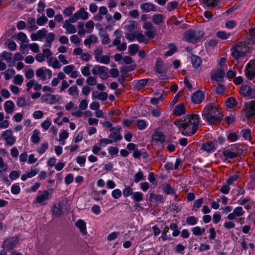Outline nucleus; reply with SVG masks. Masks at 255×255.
<instances>
[{"label":"nucleus","mask_w":255,"mask_h":255,"mask_svg":"<svg viewBox=\"0 0 255 255\" xmlns=\"http://www.w3.org/2000/svg\"><path fill=\"white\" fill-rule=\"evenodd\" d=\"M174 124L181 130L183 135L191 136L198 129L199 116L195 114L189 115L185 118L175 121Z\"/></svg>","instance_id":"1"},{"label":"nucleus","mask_w":255,"mask_h":255,"mask_svg":"<svg viewBox=\"0 0 255 255\" xmlns=\"http://www.w3.org/2000/svg\"><path fill=\"white\" fill-rule=\"evenodd\" d=\"M231 55L236 60L244 57L250 52V47L246 42H238L231 49Z\"/></svg>","instance_id":"2"},{"label":"nucleus","mask_w":255,"mask_h":255,"mask_svg":"<svg viewBox=\"0 0 255 255\" xmlns=\"http://www.w3.org/2000/svg\"><path fill=\"white\" fill-rule=\"evenodd\" d=\"M204 33L202 31H195L192 29H189L184 33L185 40L190 43H196L203 37Z\"/></svg>","instance_id":"3"},{"label":"nucleus","mask_w":255,"mask_h":255,"mask_svg":"<svg viewBox=\"0 0 255 255\" xmlns=\"http://www.w3.org/2000/svg\"><path fill=\"white\" fill-rule=\"evenodd\" d=\"M103 48L101 46H98L93 52L95 60L100 63L108 64L110 62V58L108 55H103Z\"/></svg>","instance_id":"4"},{"label":"nucleus","mask_w":255,"mask_h":255,"mask_svg":"<svg viewBox=\"0 0 255 255\" xmlns=\"http://www.w3.org/2000/svg\"><path fill=\"white\" fill-rule=\"evenodd\" d=\"M92 72L94 75H99L102 79L106 80L109 77L108 68L105 66L96 65L92 68Z\"/></svg>","instance_id":"5"},{"label":"nucleus","mask_w":255,"mask_h":255,"mask_svg":"<svg viewBox=\"0 0 255 255\" xmlns=\"http://www.w3.org/2000/svg\"><path fill=\"white\" fill-rule=\"evenodd\" d=\"M18 243V240L16 237H9L4 241L2 248L7 251H10L16 246Z\"/></svg>","instance_id":"6"},{"label":"nucleus","mask_w":255,"mask_h":255,"mask_svg":"<svg viewBox=\"0 0 255 255\" xmlns=\"http://www.w3.org/2000/svg\"><path fill=\"white\" fill-rule=\"evenodd\" d=\"M245 72L248 79L253 80L255 78V59L251 60L246 65Z\"/></svg>","instance_id":"7"},{"label":"nucleus","mask_w":255,"mask_h":255,"mask_svg":"<svg viewBox=\"0 0 255 255\" xmlns=\"http://www.w3.org/2000/svg\"><path fill=\"white\" fill-rule=\"evenodd\" d=\"M88 18V13L85 10L84 8H81L77 11H76L74 14L71 16L69 18V21L71 23H74L76 22L79 19H87Z\"/></svg>","instance_id":"8"},{"label":"nucleus","mask_w":255,"mask_h":255,"mask_svg":"<svg viewBox=\"0 0 255 255\" xmlns=\"http://www.w3.org/2000/svg\"><path fill=\"white\" fill-rule=\"evenodd\" d=\"M1 138L8 146H11L15 142V138L12 135V131L11 129H7L3 131L1 134Z\"/></svg>","instance_id":"9"},{"label":"nucleus","mask_w":255,"mask_h":255,"mask_svg":"<svg viewBox=\"0 0 255 255\" xmlns=\"http://www.w3.org/2000/svg\"><path fill=\"white\" fill-rule=\"evenodd\" d=\"M60 99L58 95L46 94L42 96L41 101L42 103H46L50 105H53L57 103Z\"/></svg>","instance_id":"10"},{"label":"nucleus","mask_w":255,"mask_h":255,"mask_svg":"<svg viewBox=\"0 0 255 255\" xmlns=\"http://www.w3.org/2000/svg\"><path fill=\"white\" fill-rule=\"evenodd\" d=\"M52 71L46 68H40L36 71V75L42 80L44 81L50 79L52 76Z\"/></svg>","instance_id":"11"},{"label":"nucleus","mask_w":255,"mask_h":255,"mask_svg":"<svg viewBox=\"0 0 255 255\" xmlns=\"http://www.w3.org/2000/svg\"><path fill=\"white\" fill-rule=\"evenodd\" d=\"M202 115H222L218 111L216 106L213 104L207 105L202 111Z\"/></svg>","instance_id":"12"},{"label":"nucleus","mask_w":255,"mask_h":255,"mask_svg":"<svg viewBox=\"0 0 255 255\" xmlns=\"http://www.w3.org/2000/svg\"><path fill=\"white\" fill-rule=\"evenodd\" d=\"M39 194L36 196L34 200L35 203H38L41 205H45V201L49 199V193L46 190L42 192L39 191Z\"/></svg>","instance_id":"13"},{"label":"nucleus","mask_w":255,"mask_h":255,"mask_svg":"<svg viewBox=\"0 0 255 255\" xmlns=\"http://www.w3.org/2000/svg\"><path fill=\"white\" fill-rule=\"evenodd\" d=\"M246 115L248 119L255 120V101L251 102L246 107Z\"/></svg>","instance_id":"14"},{"label":"nucleus","mask_w":255,"mask_h":255,"mask_svg":"<svg viewBox=\"0 0 255 255\" xmlns=\"http://www.w3.org/2000/svg\"><path fill=\"white\" fill-rule=\"evenodd\" d=\"M245 213V211L243 210L242 207L239 206L234 209L233 212L230 213L227 218L229 220H234L236 219L237 217L243 216Z\"/></svg>","instance_id":"15"},{"label":"nucleus","mask_w":255,"mask_h":255,"mask_svg":"<svg viewBox=\"0 0 255 255\" xmlns=\"http://www.w3.org/2000/svg\"><path fill=\"white\" fill-rule=\"evenodd\" d=\"M155 70L159 74H165L168 69L164 66L163 61L160 58H157L155 65Z\"/></svg>","instance_id":"16"},{"label":"nucleus","mask_w":255,"mask_h":255,"mask_svg":"<svg viewBox=\"0 0 255 255\" xmlns=\"http://www.w3.org/2000/svg\"><path fill=\"white\" fill-rule=\"evenodd\" d=\"M110 131L111 133L109 134V137L113 141L116 142L122 139L123 137L120 133V128H112Z\"/></svg>","instance_id":"17"},{"label":"nucleus","mask_w":255,"mask_h":255,"mask_svg":"<svg viewBox=\"0 0 255 255\" xmlns=\"http://www.w3.org/2000/svg\"><path fill=\"white\" fill-rule=\"evenodd\" d=\"M203 119L211 124H215L219 123L223 117V115H204Z\"/></svg>","instance_id":"18"},{"label":"nucleus","mask_w":255,"mask_h":255,"mask_svg":"<svg viewBox=\"0 0 255 255\" xmlns=\"http://www.w3.org/2000/svg\"><path fill=\"white\" fill-rule=\"evenodd\" d=\"M47 33V30L45 28L38 30L36 33L31 34V38L33 41L39 40L42 41Z\"/></svg>","instance_id":"19"},{"label":"nucleus","mask_w":255,"mask_h":255,"mask_svg":"<svg viewBox=\"0 0 255 255\" xmlns=\"http://www.w3.org/2000/svg\"><path fill=\"white\" fill-rule=\"evenodd\" d=\"M225 74V73L224 70L219 69L212 74L211 78L213 81L221 82L223 81Z\"/></svg>","instance_id":"20"},{"label":"nucleus","mask_w":255,"mask_h":255,"mask_svg":"<svg viewBox=\"0 0 255 255\" xmlns=\"http://www.w3.org/2000/svg\"><path fill=\"white\" fill-rule=\"evenodd\" d=\"M62 204L60 201L54 204L51 208L52 215L56 218L59 217L62 213Z\"/></svg>","instance_id":"21"},{"label":"nucleus","mask_w":255,"mask_h":255,"mask_svg":"<svg viewBox=\"0 0 255 255\" xmlns=\"http://www.w3.org/2000/svg\"><path fill=\"white\" fill-rule=\"evenodd\" d=\"M204 97L203 93L201 91H198L192 95L191 100L195 104H199L203 101Z\"/></svg>","instance_id":"22"},{"label":"nucleus","mask_w":255,"mask_h":255,"mask_svg":"<svg viewBox=\"0 0 255 255\" xmlns=\"http://www.w3.org/2000/svg\"><path fill=\"white\" fill-rule=\"evenodd\" d=\"M253 89L248 85H243L240 89V92L241 95L244 97L252 98Z\"/></svg>","instance_id":"23"},{"label":"nucleus","mask_w":255,"mask_h":255,"mask_svg":"<svg viewBox=\"0 0 255 255\" xmlns=\"http://www.w3.org/2000/svg\"><path fill=\"white\" fill-rule=\"evenodd\" d=\"M75 226L79 229L80 233L83 235H85L87 233L86 223L82 220H78L75 223Z\"/></svg>","instance_id":"24"},{"label":"nucleus","mask_w":255,"mask_h":255,"mask_svg":"<svg viewBox=\"0 0 255 255\" xmlns=\"http://www.w3.org/2000/svg\"><path fill=\"white\" fill-rule=\"evenodd\" d=\"M140 8L144 12H149L150 11H156V8L155 6L153 4L149 2H144L140 5Z\"/></svg>","instance_id":"25"},{"label":"nucleus","mask_w":255,"mask_h":255,"mask_svg":"<svg viewBox=\"0 0 255 255\" xmlns=\"http://www.w3.org/2000/svg\"><path fill=\"white\" fill-rule=\"evenodd\" d=\"M14 107V103L10 100L6 101L4 104V111L8 114L13 112Z\"/></svg>","instance_id":"26"},{"label":"nucleus","mask_w":255,"mask_h":255,"mask_svg":"<svg viewBox=\"0 0 255 255\" xmlns=\"http://www.w3.org/2000/svg\"><path fill=\"white\" fill-rule=\"evenodd\" d=\"M152 139L155 141L163 143L165 140V136L162 132L155 131L152 135Z\"/></svg>","instance_id":"27"},{"label":"nucleus","mask_w":255,"mask_h":255,"mask_svg":"<svg viewBox=\"0 0 255 255\" xmlns=\"http://www.w3.org/2000/svg\"><path fill=\"white\" fill-rule=\"evenodd\" d=\"M39 172L38 169H32L30 171H27L26 173L23 174L21 177L22 181L26 180L28 178H31L36 175Z\"/></svg>","instance_id":"28"},{"label":"nucleus","mask_w":255,"mask_h":255,"mask_svg":"<svg viewBox=\"0 0 255 255\" xmlns=\"http://www.w3.org/2000/svg\"><path fill=\"white\" fill-rule=\"evenodd\" d=\"M191 61L192 66L195 68L199 67L202 63V59L199 56L195 55H191Z\"/></svg>","instance_id":"29"},{"label":"nucleus","mask_w":255,"mask_h":255,"mask_svg":"<svg viewBox=\"0 0 255 255\" xmlns=\"http://www.w3.org/2000/svg\"><path fill=\"white\" fill-rule=\"evenodd\" d=\"M48 65L54 69H58L61 67V65L56 57H50L48 60Z\"/></svg>","instance_id":"30"},{"label":"nucleus","mask_w":255,"mask_h":255,"mask_svg":"<svg viewBox=\"0 0 255 255\" xmlns=\"http://www.w3.org/2000/svg\"><path fill=\"white\" fill-rule=\"evenodd\" d=\"M38 28L35 25V19L33 17H29L27 19V29L29 31L35 30Z\"/></svg>","instance_id":"31"},{"label":"nucleus","mask_w":255,"mask_h":255,"mask_svg":"<svg viewBox=\"0 0 255 255\" xmlns=\"http://www.w3.org/2000/svg\"><path fill=\"white\" fill-rule=\"evenodd\" d=\"M164 16L160 13H155L152 16V20L155 24H160L163 22Z\"/></svg>","instance_id":"32"},{"label":"nucleus","mask_w":255,"mask_h":255,"mask_svg":"<svg viewBox=\"0 0 255 255\" xmlns=\"http://www.w3.org/2000/svg\"><path fill=\"white\" fill-rule=\"evenodd\" d=\"M98 37L93 35H90L87 38L85 39L84 40V44L85 45H88L89 47H90L91 43H96L98 42Z\"/></svg>","instance_id":"33"},{"label":"nucleus","mask_w":255,"mask_h":255,"mask_svg":"<svg viewBox=\"0 0 255 255\" xmlns=\"http://www.w3.org/2000/svg\"><path fill=\"white\" fill-rule=\"evenodd\" d=\"M173 114L177 116H179L185 113V107L183 104H179L176 106L173 111Z\"/></svg>","instance_id":"34"},{"label":"nucleus","mask_w":255,"mask_h":255,"mask_svg":"<svg viewBox=\"0 0 255 255\" xmlns=\"http://www.w3.org/2000/svg\"><path fill=\"white\" fill-rule=\"evenodd\" d=\"M223 154L227 159H232L238 156V153L231 151V150L229 149L224 150L223 151Z\"/></svg>","instance_id":"35"},{"label":"nucleus","mask_w":255,"mask_h":255,"mask_svg":"<svg viewBox=\"0 0 255 255\" xmlns=\"http://www.w3.org/2000/svg\"><path fill=\"white\" fill-rule=\"evenodd\" d=\"M69 95L72 96L74 98H77L79 96V91L77 86L74 85L68 89Z\"/></svg>","instance_id":"36"},{"label":"nucleus","mask_w":255,"mask_h":255,"mask_svg":"<svg viewBox=\"0 0 255 255\" xmlns=\"http://www.w3.org/2000/svg\"><path fill=\"white\" fill-rule=\"evenodd\" d=\"M40 132L37 129H34L32 132L31 136V140L33 143H38L40 141L39 137Z\"/></svg>","instance_id":"37"},{"label":"nucleus","mask_w":255,"mask_h":255,"mask_svg":"<svg viewBox=\"0 0 255 255\" xmlns=\"http://www.w3.org/2000/svg\"><path fill=\"white\" fill-rule=\"evenodd\" d=\"M169 50L166 52L165 55L166 56H170L173 54L177 50V47L172 43H169L168 45Z\"/></svg>","instance_id":"38"},{"label":"nucleus","mask_w":255,"mask_h":255,"mask_svg":"<svg viewBox=\"0 0 255 255\" xmlns=\"http://www.w3.org/2000/svg\"><path fill=\"white\" fill-rule=\"evenodd\" d=\"M131 198L135 202H140L143 200V194L140 192H133Z\"/></svg>","instance_id":"39"},{"label":"nucleus","mask_w":255,"mask_h":255,"mask_svg":"<svg viewBox=\"0 0 255 255\" xmlns=\"http://www.w3.org/2000/svg\"><path fill=\"white\" fill-rule=\"evenodd\" d=\"M135 67V65L123 66L120 68V71L123 75H126L128 72L133 71Z\"/></svg>","instance_id":"40"},{"label":"nucleus","mask_w":255,"mask_h":255,"mask_svg":"<svg viewBox=\"0 0 255 255\" xmlns=\"http://www.w3.org/2000/svg\"><path fill=\"white\" fill-rule=\"evenodd\" d=\"M16 105L19 107H24L28 106V103L25 97H20L17 98Z\"/></svg>","instance_id":"41"},{"label":"nucleus","mask_w":255,"mask_h":255,"mask_svg":"<svg viewBox=\"0 0 255 255\" xmlns=\"http://www.w3.org/2000/svg\"><path fill=\"white\" fill-rule=\"evenodd\" d=\"M143 178L144 175L143 172L140 169H139V171L134 175L133 181L137 183L140 180H143Z\"/></svg>","instance_id":"42"},{"label":"nucleus","mask_w":255,"mask_h":255,"mask_svg":"<svg viewBox=\"0 0 255 255\" xmlns=\"http://www.w3.org/2000/svg\"><path fill=\"white\" fill-rule=\"evenodd\" d=\"M214 148V144L211 141L203 143L202 146V148L208 152L211 151Z\"/></svg>","instance_id":"43"},{"label":"nucleus","mask_w":255,"mask_h":255,"mask_svg":"<svg viewBox=\"0 0 255 255\" xmlns=\"http://www.w3.org/2000/svg\"><path fill=\"white\" fill-rule=\"evenodd\" d=\"M129 54L131 56H133L136 54L138 50V46L137 44H132L128 46Z\"/></svg>","instance_id":"44"},{"label":"nucleus","mask_w":255,"mask_h":255,"mask_svg":"<svg viewBox=\"0 0 255 255\" xmlns=\"http://www.w3.org/2000/svg\"><path fill=\"white\" fill-rule=\"evenodd\" d=\"M147 83V79H141L139 80L135 84V88L137 90H139L142 88H143Z\"/></svg>","instance_id":"45"},{"label":"nucleus","mask_w":255,"mask_h":255,"mask_svg":"<svg viewBox=\"0 0 255 255\" xmlns=\"http://www.w3.org/2000/svg\"><path fill=\"white\" fill-rule=\"evenodd\" d=\"M203 203V198H201L196 200L192 206V210L196 211L199 208L201 207Z\"/></svg>","instance_id":"46"},{"label":"nucleus","mask_w":255,"mask_h":255,"mask_svg":"<svg viewBox=\"0 0 255 255\" xmlns=\"http://www.w3.org/2000/svg\"><path fill=\"white\" fill-rule=\"evenodd\" d=\"M15 72L13 69H8L4 72V78L5 80H9L14 75Z\"/></svg>","instance_id":"47"},{"label":"nucleus","mask_w":255,"mask_h":255,"mask_svg":"<svg viewBox=\"0 0 255 255\" xmlns=\"http://www.w3.org/2000/svg\"><path fill=\"white\" fill-rule=\"evenodd\" d=\"M216 36L222 39H227L231 36L230 33H226L223 31H219L216 33Z\"/></svg>","instance_id":"48"},{"label":"nucleus","mask_w":255,"mask_h":255,"mask_svg":"<svg viewBox=\"0 0 255 255\" xmlns=\"http://www.w3.org/2000/svg\"><path fill=\"white\" fill-rule=\"evenodd\" d=\"M237 105V101L236 99L233 97L228 99L226 102V105L229 108H232Z\"/></svg>","instance_id":"49"},{"label":"nucleus","mask_w":255,"mask_h":255,"mask_svg":"<svg viewBox=\"0 0 255 255\" xmlns=\"http://www.w3.org/2000/svg\"><path fill=\"white\" fill-rule=\"evenodd\" d=\"M48 148V144L47 142L43 143L40 146L37 148L36 151L40 154L44 153Z\"/></svg>","instance_id":"50"},{"label":"nucleus","mask_w":255,"mask_h":255,"mask_svg":"<svg viewBox=\"0 0 255 255\" xmlns=\"http://www.w3.org/2000/svg\"><path fill=\"white\" fill-rule=\"evenodd\" d=\"M178 2L177 1H171L170 2H169L167 4V9L169 11H172L178 7Z\"/></svg>","instance_id":"51"},{"label":"nucleus","mask_w":255,"mask_h":255,"mask_svg":"<svg viewBox=\"0 0 255 255\" xmlns=\"http://www.w3.org/2000/svg\"><path fill=\"white\" fill-rule=\"evenodd\" d=\"M136 125L138 129L140 130L144 129L147 127L145 121L142 120H138Z\"/></svg>","instance_id":"52"},{"label":"nucleus","mask_w":255,"mask_h":255,"mask_svg":"<svg viewBox=\"0 0 255 255\" xmlns=\"http://www.w3.org/2000/svg\"><path fill=\"white\" fill-rule=\"evenodd\" d=\"M251 133V130L249 129H245L241 131L242 135L246 140L250 139Z\"/></svg>","instance_id":"53"},{"label":"nucleus","mask_w":255,"mask_h":255,"mask_svg":"<svg viewBox=\"0 0 255 255\" xmlns=\"http://www.w3.org/2000/svg\"><path fill=\"white\" fill-rule=\"evenodd\" d=\"M204 3L209 7H214L218 2L219 0H202Z\"/></svg>","instance_id":"54"},{"label":"nucleus","mask_w":255,"mask_h":255,"mask_svg":"<svg viewBox=\"0 0 255 255\" xmlns=\"http://www.w3.org/2000/svg\"><path fill=\"white\" fill-rule=\"evenodd\" d=\"M48 20L47 18L43 14L42 16L37 19L36 23L40 26L44 25Z\"/></svg>","instance_id":"55"},{"label":"nucleus","mask_w":255,"mask_h":255,"mask_svg":"<svg viewBox=\"0 0 255 255\" xmlns=\"http://www.w3.org/2000/svg\"><path fill=\"white\" fill-rule=\"evenodd\" d=\"M86 83L89 86H95L97 84L96 78L93 76L88 77L86 79Z\"/></svg>","instance_id":"56"},{"label":"nucleus","mask_w":255,"mask_h":255,"mask_svg":"<svg viewBox=\"0 0 255 255\" xmlns=\"http://www.w3.org/2000/svg\"><path fill=\"white\" fill-rule=\"evenodd\" d=\"M91 65L88 64L87 66L83 67L81 69V72L83 76H89L90 74V67Z\"/></svg>","instance_id":"57"},{"label":"nucleus","mask_w":255,"mask_h":255,"mask_svg":"<svg viewBox=\"0 0 255 255\" xmlns=\"http://www.w3.org/2000/svg\"><path fill=\"white\" fill-rule=\"evenodd\" d=\"M197 220L195 216H190L187 218L186 223L190 225H194L196 224Z\"/></svg>","instance_id":"58"},{"label":"nucleus","mask_w":255,"mask_h":255,"mask_svg":"<svg viewBox=\"0 0 255 255\" xmlns=\"http://www.w3.org/2000/svg\"><path fill=\"white\" fill-rule=\"evenodd\" d=\"M11 53L5 51L1 53V57L5 59L6 62H8V60H11Z\"/></svg>","instance_id":"59"},{"label":"nucleus","mask_w":255,"mask_h":255,"mask_svg":"<svg viewBox=\"0 0 255 255\" xmlns=\"http://www.w3.org/2000/svg\"><path fill=\"white\" fill-rule=\"evenodd\" d=\"M23 81V77L20 75H16L13 79V82L16 85H21Z\"/></svg>","instance_id":"60"},{"label":"nucleus","mask_w":255,"mask_h":255,"mask_svg":"<svg viewBox=\"0 0 255 255\" xmlns=\"http://www.w3.org/2000/svg\"><path fill=\"white\" fill-rule=\"evenodd\" d=\"M112 197L115 199H118L122 196L121 191L119 189H115L112 193Z\"/></svg>","instance_id":"61"},{"label":"nucleus","mask_w":255,"mask_h":255,"mask_svg":"<svg viewBox=\"0 0 255 255\" xmlns=\"http://www.w3.org/2000/svg\"><path fill=\"white\" fill-rule=\"evenodd\" d=\"M71 41L78 46L79 45L80 42V39L77 35H73L70 37Z\"/></svg>","instance_id":"62"},{"label":"nucleus","mask_w":255,"mask_h":255,"mask_svg":"<svg viewBox=\"0 0 255 255\" xmlns=\"http://www.w3.org/2000/svg\"><path fill=\"white\" fill-rule=\"evenodd\" d=\"M17 39L19 40L22 41V42H26V39L27 36L26 34L22 32H20L17 34Z\"/></svg>","instance_id":"63"},{"label":"nucleus","mask_w":255,"mask_h":255,"mask_svg":"<svg viewBox=\"0 0 255 255\" xmlns=\"http://www.w3.org/2000/svg\"><path fill=\"white\" fill-rule=\"evenodd\" d=\"M123 195L125 197H127L132 195V189L130 187H127L123 190Z\"/></svg>","instance_id":"64"}]
</instances>
